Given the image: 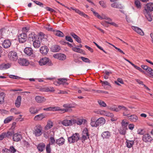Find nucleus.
<instances>
[{
	"instance_id": "f257e3e1",
	"label": "nucleus",
	"mask_w": 153,
	"mask_h": 153,
	"mask_svg": "<svg viewBox=\"0 0 153 153\" xmlns=\"http://www.w3.org/2000/svg\"><path fill=\"white\" fill-rule=\"evenodd\" d=\"M105 119L102 117H100L96 121L92 118L91 120V125L92 127H97L104 125L105 123Z\"/></svg>"
},
{
	"instance_id": "f03ea898",
	"label": "nucleus",
	"mask_w": 153,
	"mask_h": 153,
	"mask_svg": "<svg viewBox=\"0 0 153 153\" xmlns=\"http://www.w3.org/2000/svg\"><path fill=\"white\" fill-rule=\"evenodd\" d=\"M80 139V136L78 133L73 134L71 136L68 137V140L70 143H73L77 142Z\"/></svg>"
},
{
	"instance_id": "7ed1b4c3",
	"label": "nucleus",
	"mask_w": 153,
	"mask_h": 153,
	"mask_svg": "<svg viewBox=\"0 0 153 153\" xmlns=\"http://www.w3.org/2000/svg\"><path fill=\"white\" fill-rule=\"evenodd\" d=\"M76 123V120L71 119L70 120H64L62 121L61 123L64 126H71L75 124Z\"/></svg>"
},
{
	"instance_id": "20e7f679",
	"label": "nucleus",
	"mask_w": 153,
	"mask_h": 153,
	"mask_svg": "<svg viewBox=\"0 0 153 153\" xmlns=\"http://www.w3.org/2000/svg\"><path fill=\"white\" fill-rule=\"evenodd\" d=\"M39 63L40 65H47L48 66H51L52 65L51 62L49 61V58L47 57L41 59L39 61Z\"/></svg>"
},
{
	"instance_id": "39448f33",
	"label": "nucleus",
	"mask_w": 153,
	"mask_h": 153,
	"mask_svg": "<svg viewBox=\"0 0 153 153\" xmlns=\"http://www.w3.org/2000/svg\"><path fill=\"white\" fill-rule=\"evenodd\" d=\"M82 134V137L81 139L82 142L84 143L85 140L89 138V134L87 128H85L83 129Z\"/></svg>"
},
{
	"instance_id": "423d86ee",
	"label": "nucleus",
	"mask_w": 153,
	"mask_h": 153,
	"mask_svg": "<svg viewBox=\"0 0 153 153\" xmlns=\"http://www.w3.org/2000/svg\"><path fill=\"white\" fill-rule=\"evenodd\" d=\"M42 128L41 126L40 125H38L36 127V128L33 132V134L36 137L39 136L42 134Z\"/></svg>"
},
{
	"instance_id": "0eeeda50",
	"label": "nucleus",
	"mask_w": 153,
	"mask_h": 153,
	"mask_svg": "<svg viewBox=\"0 0 153 153\" xmlns=\"http://www.w3.org/2000/svg\"><path fill=\"white\" fill-rule=\"evenodd\" d=\"M53 57L60 60L63 61L66 59V56L64 54L62 53H57L53 55Z\"/></svg>"
},
{
	"instance_id": "6e6552de",
	"label": "nucleus",
	"mask_w": 153,
	"mask_h": 153,
	"mask_svg": "<svg viewBox=\"0 0 153 153\" xmlns=\"http://www.w3.org/2000/svg\"><path fill=\"white\" fill-rule=\"evenodd\" d=\"M142 140L146 143L150 142L153 140V138L149 134H146L143 135Z\"/></svg>"
},
{
	"instance_id": "1a4fd4ad",
	"label": "nucleus",
	"mask_w": 153,
	"mask_h": 153,
	"mask_svg": "<svg viewBox=\"0 0 153 153\" xmlns=\"http://www.w3.org/2000/svg\"><path fill=\"white\" fill-rule=\"evenodd\" d=\"M8 57L10 60L16 61L18 59V56L16 52L14 51L10 52L8 54Z\"/></svg>"
},
{
	"instance_id": "9d476101",
	"label": "nucleus",
	"mask_w": 153,
	"mask_h": 153,
	"mask_svg": "<svg viewBox=\"0 0 153 153\" xmlns=\"http://www.w3.org/2000/svg\"><path fill=\"white\" fill-rule=\"evenodd\" d=\"M65 7L69 10H71V9H72L74 10L76 13H77L79 15L83 16L84 17L86 18L88 16L87 15L85 14L84 13L81 12L80 10L76 8H74L73 7L69 8L65 6Z\"/></svg>"
},
{
	"instance_id": "9b49d317",
	"label": "nucleus",
	"mask_w": 153,
	"mask_h": 153,
	"mask_svg": "<svg viewBox=\"0 0 153 153\" xmlns=\"http://www.w3.org/2000/svg\"><path fill=\"white\" fill-rule=\"evenodd\" d=\"M111 136V133L108 131H104L101 134V136L103 139H109Z\"/></svg>"
},
{
	"instance_id": "f8f14e48",
	"label": "nucleus",
	"mask_w": 153,
	"mask_h": 153,
	"mask_svg": "<svg viewBox=\"0 0 153 153\" xmlns=\"http://www.w3.org/2000/svg\"><path fill=\"white\" fill-rule=\"evenodd\" d=\"M119 111L121 110L123 112V115L126 116L128 115V109L126 107L123 105H119Z\"/></svg>"
},
{
	"instance_id": "ddd939ff",
	"label": "nucleus",
	"mask_w": 153,
	"mask_h": 153,
	"mask_svg": "<svg viewBox=\"0 0 153 153\" xmlns=\"http://www.w3.org/2000/svg\"><path fill=\"white\" fill-rule=\"evenodd\" d=\"M35 100L38 103H42L45 102L46 99L42 96H37L35 97Z\"/></svg>"
},
{
	"instance_id": "4468645a",
	"label": "nucleus",
	"mask_w": 153,
	"mask_h": 153,
	"mask_svg": "<svg viewBox=\"0 0 153 153\" xmlns=\"http://www.w3.org/2000/svg\"><path fill=\"white\" fill-rule=\"evenodd\" d=\"M33 45L35 48H39L41 45V42L39 39H33L32 41Z\"/></svg>"
},
{
	"instance_id": "2eb2a0df",
	"label": "nucleus",
	"mask_w": 153,
	"mask_h": 153,
	"mask_svg": "<svg viewBox=\"0 0 153 153\" xmlns=\"http://www.w3.org/2000/svg\"><path fill=\"white\" fill-rule=\"evenodd\" d=\"M30 63L29 61L25 58H20V65L23 66H28Z\"/></svg>"
},
{
	"instance_id": "dca6fc26",
	"label": "nucleus",
	"mask_w": 153,
	"mask_h": 153,
	"mask_svg": "<svg viewBox=\"0 0 153 153\" xmlns=\"http://www.w3.org/2000/svg\"><path fill=\"white\" fill-rule=\"evenodd\" d=\"M11 42L10 40L7 39L4 40L2 43V46L3 47L5 48H9L11 45Z\"/></svg>"
},
{
	"instance_id": "f3484780",
	"label": "nucleus",
	"mask_w": 153,
	"mask_h": 153,
	"mask_svg": "<svg viewBox=\"0 0 153 153\" xmlns=\"http://www.w3.org/2000/svg\"><path fill=\"white\" fill-rule=\"evenodd\" d=\"M46 115L43 114H40L36 115L34 118L35 121H41L45 117Z\"/></svg>"
},
{
	"instance_id": "a211bd4d",
	"label": "nucleus",
	"mask_w": 153,
	"mask_h": 153,
	"mask_svg": "<svg viewBox=\"0 0 153 153\" xmlns=\"http://www.w3.org/2000/svg\"><path fill=\"white\" fill-rule=\"evenodd\" d=\"M129 120L131 122H136L138 120V117L135 114L128 116Z\"/></svg>"
},
{
	"instance_id": "6ab92c4d",
	"label": "nucleus",
	"mask_w": 153,
	"mask_h": 153,
	"mask_svg": "<svg viewBox=\"0 0 153 153\" xmlns=\"http://www.w3.org/2000/svg\"><path fill=\"white\" fill-rule=\"evenodd\" d=\"M11 66L10 64L7 63V64L2 63L0 65V70H4L9 68Z\"/></svg>"
},
{
	"instance_id": "aec40b11",
	"label": "nucleus",
	"mask_w": 153,
	"mask_h": 153,
	"mask_svg": "<svg viewBox=\"0 0 153 153\" xmlns=\"http://www.w3.org/2000/svg\"><path fill=\"white\" fill-rule=\"evenodd\" d=\"M107 108L108 109L112 111L117 112L119 111V106L117 107L115 105H113L111 106H108Z\"/></svg>"
},
{
	"instance_id": "412c9836",
	"label": "nucleus",
	"mask_w": 153,
	"mask_h": 153,
	"mask_svg": "<svg viewBox=\"0 0 153 153\" xmlns=\"http://www.w3.org/2000/svg\"><path fill=\"white\" fill-rule=\"evenodd\" d=\"M131 28L132 29L140 35L142 36L144 35V33L143 32L140 28L134 26H132Z\"/></svg>"
},
{
	"instance_id": "4be33fe9",
	"label": "nucleus",
	"mask_w": 153,
	"mask_h": 153,
	"mask_svg": "<svg viewBox=\"0 0 153 153\" xmlns=\"http://www.w3.org/2000/svg\"><path fill=\"white\" fill-rule=\"evenodd\" d=\"M49 49L46 46H43L41 47L40 49V52L43 55L46 54L48 51Z\"/></svg>"
},
{
	"instance_id": "5701e85b",
	"label": "nucleus",
	"mask_w": 153,
	"mask_h": 153,
	"mask_svg": "<svg viewBox=\"0 0 153 153\" xmlns=\"http://www.w3.org/2000/svg\"><path fill=\"white\" fill-rule=\"evenodd\" d=\"M25 53L29 56H30L33 53V50L31 48H26L24 50Z\"/></svg>"
},
{
	"instance_id": "b1692460",
	"label": "nucleus",
	"mask_w": 153,
	"mask_h": 153,
	"mask_svg": "<svg viewBox=\"0 0 153 153\" xmlns=\"http://www.w3.org/2000/svg\"><path fill=\"white\" fill-rule=\"evenodd\" d=\"M41 108L37 109L34 107H31L29 109V111L31 114H37L38 111L41 110Z\"/></svg>"
},
{
	"instance_id": "393cba45",
	"label": "nucleus",
	"mask_w": 153,
	"mask_h": 153,
	"mask_svg": "<svg viewBox=\"0 0 153 153\" xmlns=\"http://www.w3.org/2000/svg\"><path fill=\"white\" fill-rule=\"evenodd\" d=\"M94 14L95 16L97 17L99 19H109V20L111 21V19L110 18L108 17L105 16H103V15H102V16H101L97 13L96 12H94Z\"/></svg>"
},
{
	"instance_id": "a878e982",
	"label": "nucleus",
	"mask_w": 153,
	"mask_h": 153,
	"mask_svg": "<svg viewBox=\"0 0 153 153\" xmlns=\"http://www.w3.org/2000/svg\"><path fill=\"white\" fill-rule=\"evenodd\" d=\"M45 144L42 143L39 144L37 146V148L39 152H42L45 149Z\"/></svg>"
},
{
	"instance_id": "bb28decb",
	"label": "nucleus",
	"mask_w": 153,
	"mask_h": 153,
	"mask_svg": "<svg viewBox=\"0 0 153 153\" xmlns=\"http://www.w3.org/2000/svg\"><path fill=\"white\" fill-rule=\"evenodd\" d=\"M61 49V47L58 45H55L52 46L51 48V51L53 52H57Z\"/></svg>"
},
{
	"instance_id": "cd10ccee",
	"label": "nucleus",
	"mask_w": 153,
	"mask_h": 153,
	"mask_svg": "<svg viewBox=\"0 0 153 153\" xmlns=\"http://www.w3.org/2000/svg\"><path fill=\"white\" fill-rule=\"evenodd\" d=\"M146 8H145L146 11H153V3H149L146 5Z\"/></svg>"
},
{
	"instance_id": "c85d7f7f",
	"label": "nucleus",
	"mask_w": 153,
	"mask_h": 153,
	"mask_svg": "<svg viewBox=\"0 0 153 153\" xmlns=\"http://www.w3.org/2000/svg\"><path fill=\"white\" fill-rule=\"evenodd\" d=\"M65 139L63 137H61L59 139L56 140V143L59 146H62L64 144L65 142Z\"/></svg>"
},
{
	"instance_id": "c756f323",
	"label": "nucleus",
	"mask_w": 153,
	"mask_h": 153,
	"mask_svg": "<svg viewBox=\"0 0 153 153\" xmlns=\"http://www.w3.org/2000/svg\"><path fill=\"white\" fill-rule=\"evenodd\" d=\"M58 80L60 82L61 84L65 85H67L68 84V83L67 82L68 79L66 78H60L58 79Z\"/></svg>"
},
{
	"instance_id": "7c9ffc66",
	"label": "nucleus",
	"mask_w": 153,
	"mask_h": 153,
	"mask_svg": "<svg viewBox=\"0 0 153 153\" xmlns=\"http://www.w3.org/2000/svg\"><path fill=\"white\" fill-rule=\"evenodd\" d=\"M73 56L74 58V61L75 63L78 64H81L82 63V61L79 60V57L77 54H73Z\"/></svg>"
},
{
	"instance_id": "2f4dec72",
	"label": "nucleus",
	"mask_w": 153,
	"mask_h": 153,
	"mask_svg": "<svg viewBox=\"0 0 153 153\" xmlns=\"http://www.w3.org/2000/svg\"><path fill=\"white\" fill-rule=\"evenodd\" d=\"M52 111H61L63 113L66 112L68 110V109L67 108L65 109H60V108L58 107H52Z\"/></svg>"
},
{
	"instance_id": "473e14b6",
	"label": "nucleus",
	"mask_w": 153,
	"mask_h": 153,
	"mask_svg": "<svg viewBox=\"0 0 153 153\" xmlns=\"http://www.w3.org/2000/svg\"><path fill=\"white\" fill-rule=\"evenodd\" d=\"M126 146L128 148H130L133 146L134 144V141L132 140H127L126 143Z\"/></svg>"
},
{
	"instance_id": "72a5a7b5",
	"label": "nucleus",
	"mask_w": 153,
	"mask_h": 153,
	"mask_svg": "<svg viewBox=\"0 0 153 153\" xmlns=\"http://www.w3.org/2000/svg\"><path fill=\"white\" fill-rule=\"evenodd\" d=\"M53 123L51 120H48L47 125L45 127V129L47 130L51 128L53 126Z\"/></svg>"
},
{
	"instance_id": "f704fd0d",
	"label": "nucleus",
	"mask_w": 153,
	"mask_h": 153,
	"mask_svg": "<svg viewBox=\"0 0 153 153\" xmlns=\"http://www.w3.org/2000/svg\"><path fill=\"white\" fill-rule=\"evenodd\" d=\"M54 34L59 37H63L64 35L61 31L59 30H54Z\"/></svg>"
},
{
	"instance_id": "c9c22d12",
	"label": "nucleus",
	"mask_w": 153,
	"mask_h": 153,
	"mask_svg": "<svg viewBox=\"0 0 153 153\" xmlns=\"http://www.w3.org/2000/svg\"><path fill=\"white\" fill-rule=\"evenodd\" d=\"M55 90L52 87H50L44 88L42 89V91L44 92H54Z\"/></svg>"
},
{
	"instance_id": "e433bc0d",
	"label": "nucleus",
	"mask_w": 153,
	"mask_h": 153,
	"mask_svg": "<svg viewBox=\"0 0 153 153\" xmlns=\"http://www.w3.org/2000/svg\"><path fill=\"white\" fill-rule=\"evenodd\" d=\"M5 95L3 92L0 93V104L3 103L4 102Z\"/></svg>"
},
{
	"instance_id": "4c0bfd02",
	"label": "nucleus",
	"mask_w": 153,
	"mask_h": 153,
	"mask_svg": "<svg viewBox=\"0 0 153 153\" xmlns=\"http://www.w3.org/2000/svg\"><path fill=\"white\" fill-rule=\"evenodd\" d=\"M72 50L74 52L78 53H83V50L79 48L73 47L72 48Z\"/></svg>"
},
{
	"instance_id": "58836bf2",
	"label": "nucleus",
	"mask_w": 153,
	"mask_h": 153,
	"mask_svg": "<svg viewBox=\"0 0 153 153\" xmlns=\"http://www.w3.org/2000/svg\"><path fill=\"white\" fill-rule=\"evenodd\" d=\"M21 143L24 147L28 148L30 147V144L27 141L23 140L22 142H21Z\"/></svg>"
},
{
	"instance_id": "ea45409f",
	"label": "nucleus",
	"mask_w": 153,
	"mask_h": 153,
	"mask_svg": "<svg viewBox=\"0 0 153 153\" xmlns=\"http://www.w3.org/2000/svg\"><path fill=\"white\" fill-rule=\"evenodd\" d=\"M13 139L14 141H19V134L18 133L14 134L13 136Z\"/></svg>"
},
{
	"instance_id": "a19ab883",
	"label": "nucleus",
	"mask_w": 153,
	"mask_h": 153,
	"mask_svg": "<svg viewBox=\"0 0 153 153\" xmlns=\"http://www.w3.org/2000/svg\"><path fill=\"white\" fill-rule=\"evenodd\" d=\"M86 122V120L84 119H80L77 121L76 120V123L78 125H81L83 123H84Z\"/></svg>"
},
{
	"instance_id": "79ce46f5",
	"label": "nucleus",
	"mask_w": 153,
	"mask_h": 153,
	"mask_svg": "<svg viewBox=\"0 0 153 153\" xmlns=\"http://www.w3.org/2000/svg\"><path fill=\"white\" fill-rule=\"evenodd\" d=\"M6 30L4 28H2L0 29V38H3V36L4 35Z\"/></svg>"
},
{
	"instance_id": "37998d69",
	"label": "nucleus",
	"mask_w": 153,
	"mask_h": 153,
	"mask_svg": "<svg viewBox=\"0 0 153 153\" xmlns=\"http://www.w3.org/2000/svg\"><path fill=\"white\" fill-rule=\"evenodd\" d=\"M97 102L101 107H105L107 106L106 104L105 103V102L102 100H98L97 101Z\"/></svg>"
},
{
	"instance_id": "c03bdc74",
	"label": "nucleus",
	"mask_w": 153,
	"mask_h": 153,
	"mask_svg": "<svg viewBox=\"0 0 153 153\" xmlns=\"http://www.w3.org/2000/svg\"><path fill=\"white\" fill-rule=\"evenodd\" d=\"M127 129L126 128H124L121 127L119 130V132L121 134L125 135L126 134V131Z\"/></svg>"
},
{
	"instance_id": "a18cd8bd",
	"label": "nucleus",
	"mask_w": 153,
	"mask_h": 153,
	"mask_svg": "<svg viewBox=\"0 0 153 153\" xmlns=\"http://www.w3.org/2000/svg\"><path fill=\"white\" fill-rule=\"evenodd\" d=\"M146 72L153 76V70L149 67H148L145 70Z\"/></svg>"
},
{
	"instance_id": "49530a36",
	"label": "nucleus",
	"mask_w": 153,
	"mask_h": 153,
	"mask_svg": "<svg viewBox=\"0 0 153 153\" xmlns=\"http://www.w3.org/2000/svg\"><path fill=\"white\" fill-rule=\"evenodd\" d=\"M13 117L12 116H9L6 118L4 121V123H7L11 121L13 119Z\"/></svg>"
},
{
	"instance_id": "de8ad7c7",
	"label": "nucleus",
	"mask_w": 153,
	"mask_h": 153,
	"mask_svg": "<svg viewBox=\"0 0 153 153\" xmlns=\"http://www.w3.org/2000/svg\"><path fill=\"white\" fill-rule=\"evenodd\" d=\"M128 123L127 122H126L124 120H123L121 122L122 127L127 129V126Z\"/></svg>"
},
{
	"instance_id": "09e8293b",
	"label": "nucleus",
	"mask_w": 153,
	"mask_h": 153,
	"mask_svg": "<svg viewBox=\"0 0 153 153\" xmlns=\"http://www.w3.org/2000/svg\"><path fill=\"white\" fill-rule=\"evenodd\" d=\"M101 82L102 83V86L105 88V86L106 85H108L110 87L111 86L110 84L108 82L106 81H101Z\"/></svg>"
},
{
	"instance_id": "8fccbe9b",
	"label": "nucleus",
	"mask_w": 153,
	"mask_h": 153,
	"mask_svg": "<svg viewBox=\"0 0 153 153\" xmlns=\"http://www.w3.org/2000/svg\"><path fill=\"white\" fill-rule=\"evenodd\" d=\"M111 6L113 7L120 8H121V5L118 4L114 3L111 4Z\"/></svg>"
},
{
	"instance_id": "3c124183",
	"label": "nucleus",
	"mask_w": 153,
	"mask_h": 153,
	"mask_svg": "<svg viewBox=\"0 0 153 153\" xmlns=\"http://www.w3.org/2000/svg\"><path fill=\"white\" fill-rule=\"evenodd\" d=\"M80 58L84 62L86 63H90V60L88 58L82 56H81Z\"/></svg>"
},
{
	"instance_id": "603ef678",
	"label": "nucleus",
	"mask_w": 153,
	"mask_h": 153,
	"mask_svg": "<svg viewBox=\"0 0 153 153\" xmlns=\"http://www.w3.org/2000/svg\"><path fill=\"white\" fill-rule=\"evenodd\" d=\"M10 111L12 113H14L15 114H19V112L15 108L11 109Z\"/></svg>"
},
{
	"instance_id": "864d4df0",
	"label": "nucleus",
	"mask_w": 153,
	"mask_h": 153,
	"mask_svg": "<svg viewBox=\"0 0 153 153\" xmlns=\"http://www.w3.org/2000/svg\"><path fill=\"white\" fill-rule=\"evenodd\" d=\"M6 137H11L12 136L13 133V131H8L7 132H4Z\"/></svg>"
},
{
	"instance_id": "5fc2aeb1",
	"label": "nucleus",
	"mask_w": 153,
	"mask_h": 153,
	"mask_svg": "<svg viewBox=\"0 0 153 153\" xmlns=\"http://www.w3.org/2000/svg\"><path fill=\"white\" fill-rule=\"evenodd\" d=\"M105 116L110 117H114V114L112 113H111L109 112L106 111Z\"/></svg>"
},
{
	"instance_id": "6e6d98bb",
	"label": "nucleus",
	"mask_w": 153,
	"mask_h": 153,
	"mask_svg": "<svg viewBox=\"0 0 153 153\" xmlns=\"http://www.w3.org/2000/svg\"><path fill=\"white\" fill-rule=\"evenodd\" d=\"M134 3L136 6L138 8H140L141 7V5L140 4V1L139 0H135Z\"/></svg>"
},
{
	"instance_id": "4d7b16f0",
	"label": "nucleus",
	"mask_w": 153,
	"mask_h": 153,
	"mask_svg": "<svg viewBox=\"0 0 153 153\" xmlns=\"http://www.w3.org/2000/svg\"><path fill=\"white\" fill-rule=\"evenodd\" d=\"M46 151L47 153H50L51 151L50 144L47 145L46 147Z\"/></svg>"
},
{
	"instance_id": "13d9d810",
	"label": "nucleus",
	"mask_w": 153,
	"mask_h": 153,
	"mask_svg": "<svg viewBox=\"0 0 153 153\" xmlns=\"http://www.w3.org/2000/svg\"><path fill=\"white\" fill-rule=\"evenodd\" d=\"M109 44L111 45L112 46H113L119 52H120V53H122L123 54H125V53L121 49H120V48H117V47L115 46L114 45H112V44H111L110 43H108Z\"/></svg>"
},
{
	"instance_id": "bf43d9fd",
	"label": "nucleus",
	"mask_w": 153,
	"mask_h": 153,
	"mask_svg": "<svg viewBox=\"0 0 153 153\" xmlns=\"http://www.w3.org/2000/svg\"><path fill=\"white\" fill-rule=\"evenodd\" d=\"M9 150L11 153H15L16 151V149L13 146H10Z\"/></svg>"
},
{
	"instance_id": "052dcab7",
	"label": "nucleus",
	"mask_w": 153,
	"mask_h": 153,
	"mask_svg": "<svg viewBox=\"0 0 153 153\" xmlns=\"http://www.w3.org/2000/svg\"><path fill=\"white\" fill-rule=\"evenodd\" d=\"M145 16L148 21L149 22H151L152 20V18L151 16L149 14L147 13L145 14Z\"/></svg>"
},
{
	"instance_id": "680f3d73",
	"label": "nucleus",
	"mask_w": 153,
	"mask_h": 153,
	"mask_svg": "<svg viewBox=\"0 0 153 153\" xmlns=\"http://www.w3.org/2000/svg\"><path fill=\"white\" fill-rule=\"evenodd\" d=\"M94 43L95 44V45L99 49L105 53H107V52H106L105 50H104L103 48L99 46L97 43H96L95 42H94Z\"/></svg>"
},
{
	"instance_id": "e2e57ef3",
	"label": "nucleus",
	"mask_w": 153,
	"mask_h": 153,
	"mask_svg": "<svg viewBox=\"0 0 153 153\" xmlns=\"http://www.w3.org/2000/svg\"><path fill=\"white\" fill-rule=\"evenodd\" d=\"M19 96L17 97V99L16 100L15 102V105L17 107H19Z\"/></svg>"
},
{
	"instance_id": "0e129e2a",
	"label": "nucleus",
	"mask_w": 153,
	"mask_h": 153,
	"mask_svg": "<svg viewBox=\"0 0 153 153\" xmlns=\"http://www.w3.org/2000/svg\"><path fill=\"white\" fill-rule=\"evenodd\" d=\"M55 141L54 137H51L50 138V142L48 144H50V145H53L55 143Z\"/></svg>"
},
{
	"instance_id": "69168bd1",
	"label": "nucleus",
	"mask_w": 153,
	"mask_h": 153,
	"mask_svg": "<svg viewBox=\"0 0 153 153\" xmlns=\"http://www.w3.org/2000/svg\"><path fill=\"white\" fill-rule=\"evenodd\" d=\"M137 70L139 71H140L141 72L143 73H144V71L140 67L134 65L133 66Z\"/></svg>"
},
{
	"instance_id": "338daca9",
	"label": "nucleus",
	"mask_w": 153,
	"mask_h": 153,
	"mask_svg": "<svg viewBox=\"0 0 153 153\" xmlns=\"http://www.w3.org/2000/svg\"><path fill=\"white\" fill-rule=\"evenodd\" d=\"M33 2L40 6L42 7H43V4L42 3L37 1H33Z\"/></svg>"
},
{
	"instance_id": "774afa93",
	"label": "nucleus",
	"mask_w": 153,
	"mask_h": 153,
	"mask_svg": "<svg viewBox=\"0 0 153 153\" xmlns=\"http://www.w3.org/2000/svg\"><path fill=\"white\" fill-rule=\"evenodd\" d=\"M99 4L103 8H105L106 7L105 4L103 1H100Z\"/></svg>"
}]
</instances>
